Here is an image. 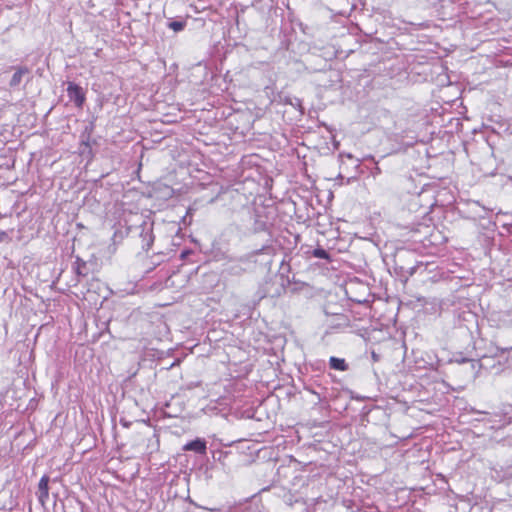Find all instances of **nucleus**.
Listing matches in <instances>:
<instances>
[{
	"label": "nucleus",
	"instance_id": "f257e3e1",
	"mask_svg": "<svg viewBox=\"0 0 512 512\" xmlns=\"http://www.w3.org/2000/svg\"><path fill=\"white\" fill-rule=\"evenodd\" d=\"M67 95L77 107H82L85 101V94L83 89L75 84L74 82H69L67 87Z\"/></svg>",
	"mask_w": 512,
	"mask_h": 512
},
{
	"label": "nucleus",
	"instance_id": "f03ea898",
	"mask_svg": "<svg viewBox=\"0 0 512 512\" xmlns=\"http://www.w3.org/2000/svg\"><path fill=\"white\" fill-rule=\"evenodd\" d=\"M184 451H193L198 454H206L207 446L206 441L201 438H197L191 442H188L183 446Z\"/></svg>",
	"mask_w": 512,
	"mask_h": 512
},
{
	"label": "nucleus",
	"instance_id": "7ed1b4c3",
	"mask_svg": "<svg viewBox=\"0 0 512 512\" xmlns=\"http://www.w3.org/2000/svg\"><path fill=\"white\" fill-rule=\"evenodd\" d=\"M49 477L44 475L41 477L39 484H38V499L39 501L44 504L49 496Z\"/></svg>",
	"mask_w": 512,
	"mask_h": 512
},
{
	"label": "nucleus",
	"instance_id": "20e7f679",
	"mask_svg": "<svg viewBox=\"0 0 512 512\" xmlns=\"http://www.w3.org/2000/svg\"><path fill=\"white\" fill-rule=\"evenodd\" d=\"M329 365L332 369L338 370V371H346L348 369V365L346 364L345 360L342 358L330 357Z\"/></svg>",
	"mask_w": 512,
	"mask_h": 512
},
{
	"label": "nucleus",
	"instance_id": "39448f33",
	"mask_svg": "<svg viewBox=\"0 0 512 512\" xmlns=\"http://www.w3.org/2000/svg\"><path fill=\"white\" fill-rule=\"evenodd\" d=\"M27 72H28V70L26 68H18L10 80V86L11 87L18 86L21 83L23 76Z\"/></svg>",
	"mask_w": 512,
	"mask_h": 512
},
{
	"label": "nucleus",
	"instance_id": "423d86ee",
	"mask_svg": "<svg viewBox=\"0 0 512 512\" xmlns=\"http://www.w3.org/2000/svg\"><path fill=\"white\" fill-rule=\"evenodd\" d=\"M74 270L78 276H85L87 274L86 272V263L82 261L81 259L77 258L75 262Z\"/></svg>",
	"mask_w": 512,
	"mask_h": 512
},
{
	"label": "nucleus",
	"instance_id": "0eeeda50",
	"mask_svg": "<svg viewBox=\"0 0 512 512\" xmlns=\"http://www.w3.org/2000/svg\"><path fill=\"white\" fill-rule=\"evenodd\" d=\"M168 27L175 32L182 31L185 27V22L183 21H172L168 23Z\"/></svg>",
	"mask_w": 512,
	"mask_h": 512
},
{
	"label": "nucleus",
	"instance_id": "6e6552de",
	"mask_svg": "<svg viewBox=\"0 0 512 512\" xmlns=\"http://www.w3.org/2000/svg\"><path fill=\"white\" fill-rule=\"evenodd\" d=\"M313 254L315 257H318L321 259H328V257H329L328 252L325 251L324 249H315Z\"/></svg>",
	"mask_w": 512,
	"mask_h": 512
},
{
	"label": "nucleus",
	"instance_id": "1a4fd4ad",
	"mask_svg": "<svg viewBox=\"0 0 512 512\" xmlns=\"http://www.w3.org/2000/svg\"><path fill=\"white\" fill-rule=\"evenodd\" d=\"M146 237L148 238L147 243H146V247H147V249H148V248L150 247V245H151L152 241H153V238H152L151 232H146V233H145V238H146Z\"/></svg>",
	"mask_w": 512,
	"mask_h": 512
},
{
	"label": "nucleus",
	"instance_id": "9d476101",
	"mask_svg": "<svg viewBox=\"0 0 512 512\" xmlns=\"http://www.w3.org/2000/svg\"><path fill=\"white\" fill-rule=\"evenodd\" d=\"M372 357L374 360H377V355L374 352L372 353Z\"/></svg>",
	"mask_w": 512,
	"mask_h": 512
},
{
	"label": "nucleus",
	"instance_id": "9b49d317",
	"mask_svg": "<svg viewBox=\"0 0 512 512\" xmlns=\"http://www.w3.org/2000/svg\"><path fill=\"white\" fill-rule=\"evenodd\" d=\"M210 511H218V509H215V508H212V509H209Z\"/></svg>",
	"mask_w": 512,
	"mask_h": 512
}]
</instances>
